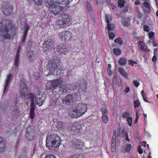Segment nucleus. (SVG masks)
Segmentation results:
<instances>
[{
    "label": "nucleus",
    "instance_id": "obj_1",
    "mask_svg": "<svg viewBox=\"0 0 158 158\" xmlns=\"http://www.w3.org/2000/svg\"><path fill=\"white\" fill-rule=\"evenodd\" d=\"M46 5L55 15L61 14L63 11L69 8V0H46Z\"/></svg>",
    "mask_w": 158,
    "mask_h": 158
},
{
    "label": "nucleus",
    "instance_id": "obj_2",
    "mask_svg": "<svg viewBox=\"0 0 158 158\" xmlns=\"http://www.w3.org/2000/svg\"><path fill=\"white\" fill-rule=\"evenodd\" d=\"M17 27L12 25L11 21L5 19L4 22L0 18V32L2 38L5 39H10L13 38L16 34Z\"/></svg>",
    "mask_w": 158,
    "mask_h": 158
},
{
    "label": "nucleus",
    "instance_id": "obj_3",
    "mask_svg": "<svg viewBox=\"0 0 158 158\" xmlns=\"http://www.w3.org/2000/svg\"><path fill=\"white\" fill-rule=\"evenodd\" d=\"M60 144L59 136L56 134L48 133L46 138V145L49 149H52L53 147L58 148Z\"/></svg>",
    "mask_w": 158,
    "mask_h": 158
},
{
    "label": "nucleus",
    "instance_id": "obj_4",
    "mask_svg": "<svg viewBox=\"0 0 158 158\" xmlns=\"http://www.w3.org/2000/svg\"><path fill=\"white\" fill-rule=\"evenodd\" d=\"M20 92L22 98L26 100L29 99L31 100H35V95L34 93H31L29 94L28 93V88L24 80L22 79L20 81Z\"/></svg>",
    "mask_w": 158,
    "mask_h": 158
},
{
    "label": "nucleus",
    "instance_id": "obj_5",
    "mask_svg": "<svg viewBox=\"0 0 158 158\" xmlns=\"http://www.w3.org/2000/svg\"><path fill=\"white\" fill-rule=\"evenodd\" d=\"M72 21L71 16L68 14L62 15V19H58L57 25L60 27H66L69 26Z\"/></svg>",
    "mask_w": 158,
    "mask_h": 158
},
{
    "label": "nucleus",
    "instance_id": "obj_6",
    "mask_svg": "<svg viewBox=\"0 0 158 158\" xmlns=\"http://www.w3.org/2000/svg\"><path fill=\"white\" fill-rule=\"evenodd\" d=\"M60 60L58 57L54 56L52 58V60L48 62V67L50 71L53 72L57 69V67L60 66Z\"/></svg>",
    "mask_w": 158,
    "mask_h": 158
},
{
    "label": "nucleus",
    "instance_id": "obj_7",
    "mask_svg": "<svg viewBox=\"0 0 158 158\" xmlns=\"http://www.w3.org/2000/svg\"><path fill=\"white\" fill-rule=\"evenodd\" d=\"M83 126L79 123H75L69 127V131L72 135L76 133H80L82 132Z\"/></svg>",
    "mask_w": 158,
    "mask_h": 158
},
{
    "label": "nucleus",
    "instance_id": "obj_8",
    "mask_svg": "<svg viewBox=\"0 0 158 158\" xmlns=\"http://www.w3.org/2000/svg\"><path fill=\"white\" fill-rule=\"evenodd\" d=\"M2 10L6 15H11L13 13V8L12 5L9 2H4L2 3Z\"/></svg>",
    "mask_w": 158,
    "mask_h": 158
},
{
    "label": "nucleus",
    "instance_id": "obj_9",
    "mask_svg": "<svg viewBox=\"0 0 158 158\" xmlns=\"http://www.w3.org/2000/svg\"><path fill=\"white\" fill-rule=\"evenodd\" d=\"M60 106V103L58 98L55 96H53L50 99L48 107L51 111H56L59 109Z\"/></svg>",
    "mask_w": 158,
    "mask_h": 158
},
{
    "label": "nucleus",
    "instance_id": "obj_10",
    "mask_svg": "<svg viewBox=\"0 0 158 158\" xmlns=\"http://www.w3.org/2000/svg\"><path fill=\"white\" fill-rule=\"evenodd\" d=\"M111 17L109 15H106V20L107 23V26L106 29L108 31L113 30V28L112 25L110 24V21H111ZM115 33L113 32H109V38L110 39L112 40L115 38Z\"/></svg>",
    "mask_w": 158,
    "mask_h": 158
},
{
    "label": "nucleus",
    "instance_id": "obj_11",
    "mask_svg": "<svg viewBox=\"0 0 158 158\" xmlns=\"http://www.w3.org/2000/svg\"><path fill=\"white\" fill-rule=\"evenodd\" d=\"M63 82L61 79H57L54 80L47 84L46 86V89L47 90H52L54 88L60 85Z\"/></svg>",
    "mask_w": 158,
    "mask_h": 158
},
{
    "label": "nucleus",
    "instance_id": "obj_12",
    "mask_svg": "<svg viewBox=\"0 0 158 158\" xmlns=\"http://www.w3.org/2000/svg\"><path fill=\"white\" fill-rule=\"evenodd\" d=\"M59 37L62 40L65 42L71 41L72 37V33L69 31H65L59 33Z\"/></svg>",
    "mask_w": 158,
    "mask_h": 158
},
{
    "label": "nucleus",
    "instance_id": "obj_13",
    "mask_svg": "<svg viewBox=\"0 0 158 158\" xmlns=\"http://www.w3.org/2000/svg\"><path fill=\"white\" fill-rule=\"evenodd\" d=\"M26 137L29 140H32L34 139L35 131L34 128L32 125L28 126L26 128Z\"/></svg>",
    "mask_w": 158,
    "mask_h": 158
},
{
    "label": "nucleus",
    "instance_id": "obj_14",
    "mask_svg": "<svg viewBox=\"0 0 158 158\" xmlns=\"http://www.w3.org/2000/svg\"><path fill=\"white\" fill-rule=\"evenodd\" d=\"M76 94H68L62 99L63 103L68 105H71L75 101Z\"/></svg>",
    "mask_w": 158,
    "mask_h": 158
},
{
    "label": "nucleus",
    "instance_id": "obj_15",
    "mask_svg": "<svg viewBox=\"0 0 158 158\" xmlns=\"http://www.w3.org/2000/svg\"><path fill=\"white\" fill-rule=\"evenodd\" d=\"M75 109L77 110L81 113L82 115L86 112L87 110V105L82 103L77 104L75 106Z\"/></svg>",
    "mask_w": 158,
    "mask_h": 158
},
{
    "label": "nucleus",
    "instance_id": "obj_16",
    "mask_svg": "<svg viewBox=\"0 0 158 158\" xmlns=\"http://www.w3.org/2000/svg\"><path fill=\"white\" fill-rule=\"evenodd\" d=\"M101 111L102 114V120L104 123H107L108 121V117L107 116L108 114L107 109L106 106L105 104H102Z\"/></svg>",
    "mask_w": 158,
    "mask_h": 158
},
{
    "label": "nucleus",
    "instance_id": "obj_17",
    "mask_svg": "<svg viewBox=\"0 0 158 158\" xmlns=\"http://www.w3.org/2000/svg\"><path fill=\"white\" fill-rule=\"evenodd\" d=\"M53 43L54 42L52 39H48L44 41L42 45L43 50L45 51L49 50L53 47Z\"/></svg>",
    "mask_w": 158,
    "mask_h": 158
},
{
    "label": "nucleus",
    "instance_id": "obj_18",
    "mask_svg": "<svg viewBox=\"0 0 158 158\" xmlns=\"http://www.w3.org/2000/svg\"><path fill=\"white\" fill-rule=\"evenodd\" d=\"M71 146L76 149H82L85 147L84 144L81 140L76 139L71 142Z\"/></svg>",
    "mask_w": 158,
    "mask_h": 158
},
{
    "label": "nucleus",
    "instance_id": "obj_19",
    "mask_svg": "<svg viewBox=\"0 0 158 158\" xmlns=\"http://www.w3.org/2000/svg\"><path fill=\"white\" fill-rule=\"evenodd\" d=\"M71 85L69 84H63L60 86L59 91L57 93L60 94L66 93L69 90H71Z\"/></svg>",
    "mask_w": 158,
    "mask_h": 158
},
{
    "label": "nucleus",
    "instance_id": "obj_20",
    "mask_svg": "<svg viewBox=\"0 0 158 158\" xmlns=\"http://www.w3.org/2000/svg\"><path fill=\"white\" fill-rule=\"evenodd\" d=\"M138 48L142 52H148L150 50L148 49L147 45L143 41H140L138 43Z\"/></svg>",
    "mask_w": 158,
    "mask_h": 158
},
{
    "label": "nucleus",
    "instance_id": "obj_21",
    "mask_svg": "<svg viewBox=\"0 0 158 158\" xmlns=\"http://www.w3.org/2000/svg\"><path fill=\"white\" fill-rule=\"evenodd\" d=\"M56 51L60 54H64L66 55L69 51L65 46L60 45L56 48Z\"/></svg>",
    "mask_w": 158,
    "mask_h": 158
},
{
    "label": "nucleus",
    "instance_id": "obj_22",
    "mask_svg": "<svg viewBox=\"0 0 158 158\" xmlns=\"http://www.w3.org/2000/svg\"><path fill=\"white\" fill-rule=\"evenodd\" d=\"M6 141L5 139L0 136V152H3L6 149Z\"/></svg>",
    "mask_w": 158,
    "mask_h": 158
},
{
    "label": "nucleus",
    "instance_id": "obj_23",
    "mask_svg": "<svg viewBox=\"0 0 158 158\" xmlns=\"http://www.w3.org/2000/svg\"><path fill=\"white\" fill-rule=\"evenodd\" d=\"M69 115L73 118H78L82 116V114L75 108L69 113Z\"/></svg>",
    "mask_w": 158,
    "mask_h": 158
},
{
    "label": "nucleus",
    "instance_id": "obj_24",
    "mask_svg": "<svg viewBox=\"0 0 158 158\" xmlns=\"http://www.w3.org/2000/svg\"><path fill=\"white\" fill-rule=\"evenodd\" d=\"M35 99L37 104L39 106H41L44 104V99L43 96L40 97V95H39L38 96H36Z\"/></svg>",
    "mask_w": 158,
    "mask_h": 158
},
{
    "label": "nucleus",
    "instance_id": "obj_25",
    "mask_svg": "<svg viewBox=\"0 0 158 158\" xmlns=\"http://www.w3.org/2000/svg\"><path fill=\"white\" fill-rule=\"evenodd\" d=\"M27 57L28 58V60L32 62L34 60L35 58V55L33 53L32 51H30L27 53Z\"/></svg>",
    "mask_w": 158,
    "mask_h": 158
},
{
    "label": "nucleus",
    "instance_id": "obj_26",
    "mask_svg": "<svg viewBox=\"0 0 158 158\" xmlns=\"http://www.w3.org/2000/svg\"><path fill=\"white\" fill-rule=\"evenodd\" d=\"M130 19L129 17L123 18L122 19V24L123 26H128L130 24Z\"/></svg>",
    "mask_w": 158,
    "mask_h": 158
},
{
    "label": "nucleus",
    "instance_id": "obj_27",
    "mask_svg": "<svg viewBox=\"0 0 158 158\" xmlns=\"http://www.w3.org/2000/svg\"><path fill=\"white\" fill-rule=\"evenodd\" d=\"M118 77L116 75H114L113 78L112 84V88L114 91L115 89L117 87V84Z\"/></svg>",
    "mask_w": 158,
    "mask_h": 158
},
{
    "label": "nucleus",
    "instance_id": "obj_28",
    "mask_svg": "<svg viewBox=\"0 0 158 158\" xmlns=\"http://www.w3.org/2000/svg\"><path fill=\"white\" fill-rule=\"evenodd\" d=\"M44 0H27V4L30 5L31 4L32 2H35V3L37 5H41Z\"/></svg>",
    "mask_w": 158,
    "mask_h": 158
},
{
    "label": "nucleus",
    "instance_id": "obj_29",
    "mask_svg": "<svg viewBox=\"0 0 158 158\" xmlns=\"http://www.w3.org/2000/svg\"><path fill=\"white\" fill-rule=\"evenodd\" d=\"M19 57H15V62L14 66V69L15 70V72H14V74H15L16 73V70L19 65Z\"/></svg>",
    "mask_w": 158,
    "mask_h": 158
},
{
    "label": "nucleus",
    "instance_id": "obj_30",
    "mask_svg": "<svg viewBox=\"0 0 158 158\" xmlns=\"http://www.w3.org/2000/svg\"><path fill=\"white\" fill-rule=\"evenodd\" d=\"M127 60L125 57H121L118 61V63L121 66L125 65L127 63Z\"/></svg>",
    "mask_w": 158,
    "mask_h": 158
},
{
    "label": "nucleus",
    "instance_id": "obj_31",
    "mask_svg": "<svg viewBox=\"0 0 158 158\" xmlns=\"http://www.w3.org/2000/svg\"><path fill=\"white\" fill-rule=\"evenodd\" d=\"M118 71L122 76L125 77L127 79H128L127 73L121 67H119L118 68Z\"/></svg>",
    "mask_w": 158,
    "mask_h": 158
},
{
    "label": "nucleus",
    "instance_id": "obj_32",
    "mask_svg": "<svg viewBox=\"0 0 158 158\" xmlns=\"http://www.w3.org/2000/svg\"><path fill=\"white\" fill-rule=\"evenodd\" d=\"M113 52L116 56L120 55L121 53V50L120 48H115L113 50Z\"/></svg>",
    "mask_w": 158,
    "mask_h": 158
},
{
    "label": "nucleus",
    "instance_id": "obj_33",
    "mask_svg": "<svg viewBox=\"0 0 158 158\" xmlns=\"http://www.w3.org/2000/svg\"><path fill=\"white\" fill-rule=\"evenodd\" d=\"M56 127L58 128H62L63 126L64 125V123L62 121L58 120L57 121L56 123Z\"/></svg>",
    "mask_w": 158,
    "mask_h": 158
},
{
    "label": "nucleus",
    "instance_id": "obj_34",
    "mask_svg": "<svg viewBox=\"0 0 158 158\" xmlns=\"http://www.w3.org/2000/svg\"><path fill=\"white\" fill-rule=\"evenodd\" d=\"M114 42L116 44H118L120 45H122L123 43V40L122 38L118 37L115 38L114 40Z\"/></svg>",
    "mask_w": 158,
    "mask_h": 158
},
{
    "label": "nucleus",
    "instance_id": "obj_35",
    "mask_svg": "<svg viewBox=\"0 0 158 158\" xmlns=\"http://www.w3.org/2000/svg\"><path fill=\"white\" fill-rule=\"evenodd\" d=\"M126 3L124 0H118V5L120 8L123 7Z\"/></svg>",
    "mask_w": 158,
    "mask_h": 158
},
{
    "label": "nucleus",
    "instance_id": "obj_36",
    "mask_svg": "<svg viewBox=\"0 0 158 158\" xmlns=\"http://www.w3.org/2000/svg\"><path fill=\"white\" fill-rule=\"evenodd\" d=\"M141 94L144 100L147 102H148V101L147 95L146 93L144 92V90H143L141 91Z\"/></svg>",
    "mask_w": 158,
    "mask_h": 158
},
{
    "label": "nucleus",
    "instance_id": "obj_37",
    "mask_svg": "<svg viewBox=\"0 0 158 158\" xmlns=\"http://www.w3.org/2000/svg\"><path fill=\"white\" fill-rule=\"evenodd\" d=\"M155 35V33L153 31L149 32L148 33V37L149 39L152 40H154L155 39L153 38L154 36Z\"/></svg>",
    "mask_w": 158,
    "mask_h": 158
},
{
    "label": "nucleus",
    "instance_id": "obj_38",
    "mask_svg": "<svg viewBox=\"0 0 158 158\" xmlns=\"http://www.w3.org/2000/svg\"><path fill=\"white\" fill-rule=\"evenodd\" d=\"M69 158H83V157L82 155L77 154L71 155Z\"/></svg>",
    "mask_w": 158,
    "mask_h": 158
},
{
    "label": "nucleus",
    "instance_id": "obj_39",
    "mask_svg": "<svg viewBox=\"0 0 158 158\" xmlns=\"http://www.w3.org/2000/svg\"><path fill=\"white\" fill-rule=\"evenodd\" d=\"M130 114L129 112H125L122 114V117L124 119H127L128 118H129Z\"/></svg>",
    "mask_w": 158,
    "mask_h": 158
},
{
    "label": "nucleus",
    "instance_id": "obj_40",
    "mask_svg": "<svg viewBox=\"0 0 158 158\" xmlns=\"http://www.w3.org/2000/svg\"><path fill=\"white\" fill-rule=\"evenodd\" d=\"M133 105H134V106L135 108H137L140 106V102L137 99L133 102Z\"/></svg>",
    "mask_w": 158,
    "mask_h": 158
},
{
    "label": "nucleus",
    "instance_id": "obj_41",
    "mask_svg": "<svg viewBox=\"0 0 158 158\" xmlns=\"http://www.w3.org/2000/svg\"><path fill=\"white\" fill-rule=\"evenodd\" d=\"M35 116V111H30L29 117L31 119H34Z\"/></svg>",
    "mask_w": 158,
    "mask_h": 158
},
{
    "label": "nucleus",
    "instance_id": "obj_42",
    "mask_svg": "<svg viewBox=\"0 0 158 158\" xmlns=\"http://www.w3.org/2000/svg\"><path fill=\"white\" fill-rule=\"evenodd\" d=\"M29 28V26L26 25L25 27V30L24 32V34L23 35V36H27L28 31Z\"/></svg>",
    "mask_w": 158,
    "mask_h": 158
},
{
    "label": "nucleus",
    "instance_id": "obj_43",
    "mask_svg": "<svg viewBox=\"0 0 158 158\" xmlns=\"http://www.w3.org/2000/svg\"><path fill=\"white\" fill-rule=\"evenodd\" d=\"M128 64L131 65V66L133 67L135 64H136L137 62L135 61H133L131 59H130L128 61Z\"/></svg>",
    "mask_w": 158,
    "mask_h": 158
},
{
    "label": "nucleus",
    "instance_id": "obj_44",
    "mask_svg": "<svg viewBox=\"0 0 158 158\" xmlns=\"http://www.w3.org/2000/svg\"><path fill=\"white\" fill-rule=\"evenodd\" d=\"M136 16L138 19H141L142 16V14L140 11L137 10L136 11Z\"/></svg>",
    "mask_w": 158,
    "mask_h": 158
},
{
    "label": "nucleus",
    "instance_id": "obj_45",
    "mask_svg": "<svg viewBox=\"0 0 158 158\" xmlns=\"http://www.w3.org/2000/svg\"><path fill=\"white\" fill-rule=\"evenodd\" d=\"M131 148V145L130 144H127L126 145L125 148V150L126 152H129Z\"/></svg>",
    "mask_w": 158,
    "mask_h": 158
},
{
    "label": "nucleus",
    "instance_id": "obj_46",
    "mask_svg": "<svg viewBox=\"0 0 158 158\" xmlns=\"http://www.w3.org/2000/svg\"><path fill=\"white\" fill-rule=\"evenodd\" d=\"M86 6L88 10H89V12H90L91 10V7L89 2L88 1H87Z\"/></svg>",
    "mask_w": 158,
    "mask_h": 158
},
{
    "label": "nucleus",
    "instance_id": "obj_47",
    "mask_svg": "<svg viewBox=\"0 0 158 158\" xmlns=\"http://www.w3.org/2000/svg\"><path fill=\"white\" fill-rule=\"evenodd\" d=\"M143 30L148 32L150 31V28L148 25H145L143 26Z\"/></svg>",
    "mask_w": 158,
    "mask_h": 158
},
{
    "label": "nucleus",
    "instance_id": "obj_48",
    "mask_svg": "<svg viewBox=\"0 0 158 158\" xmlns=\"http://www.w3.org/2000/svg\"><path fill=\"white\" fill-rule=\"evenodd\" d=\"M127 123L129 126H131L132 123V118L131 117H130L127 118Z\"/></svg>",
    "mask_w": 158,
    "mask_h": 158
},
{
    "label": "nucleus",
    "instance_id": "obj_49",
    "mask_svg": "<svg viewBox=\"0 0 158 158\" xmlns=\"http://www.w3.org/2000/svg\"><path fill=\"white\" fill-rule=\"evenodd\" d=\"M133 83L134 84V85L136 87H138L139 85V83L137 80H134L133 81Z\"/></svg>",
    "mask_w": 158,
    "mask_h": 158
},
{
    "label": "nucleus",
    "instance_id": "obj_50",
    "mask_svg": "<svg viewBox=\"0 0 158 158\" xmlns=\"http://www.w3.org/2000/svg\"><path fill=\"white\" fill-rule=\"evenodd\" d=\"M137 151L140 154H142L143 153V150L142 149L141 146H139L138 147Z\"/></svg>",
    "mask_w": 158,
    "mask_h": 158
},
{
    "label": "nucleus",
    "instance_id": "obj_51",
    "mask_svg": "<svg viewBox=\"0 0 158 158\" xmlns=\"http://www.w3.org/2000/svg\"><path fill=\"white\" fill-rule=\"evenodd\" d=\"M143 10L147 15H148L150 13L151 10L150 8H147V9L144 10Z\"/></svg>",
    "mask_w": 158,
    "mask_h": 158
},
{
    "label": "nucleus",
    "instance_id": "obj_52",
    "mask_svg": "<svg viewBox=\"0 0 158 158\" xmlns=\"http://www.w3.org/2000/svg\"><path fill=\"white\" fill-rule=\"evenodd\" d=\"M9 86L5 85V87L3 92L4 94H5L7 92V91L9 90Z\"/></svg>",
    "mask_w": 158,
    "mask_h": 158
},
{
    "label": "nucleus",
    "instance_id": "obj_53",
    "mask_svg": "<svg viewBox=\"0 0 158 158\" xmlns=\"http://www.w3.org/2000/svg\"><path fill=\"white\" fill-rule=\"evenodd\" d=\"M85 85H84V87L83 86V90L85 92L87 87L88 84L85 81H84Z\"/></svg>",
    "mask_w": 158,
    "mask_h": 158
},
{
    "label": "nucleus",
    "instance_id": "obj_54",
    "mask_svg": "<svg viewBox=\"0 0 158 158\" xmlns=\"http://www.w3.org/2000/svg\"><path fill=\"white\" fill-rule=\"evenodd\" d=\"M45 158H56L55 156L52 154L47 155Z\"/></svg>",
    "mask_w": 158,
    "mask_h": 158
},
{
    "label": "nucleus",
    "instance_id": "obj_55",
    "mask_svg": "<svg viewBox=\"0 0 158 158\" xmlns=\"http://www.w3.org/2000/svg\"><path fill=\"white\" fill-rule=\"evenodd\" d=\"M143 5L147 8H150V6L149 3L147 1H145L143 3Z\"/></svg>",
    "mask_w": 158,
    "mask_h": 158
},
{
    "label": "nucleus",
    "instance_id": "obj_56",
    "mask_svg": "<svg viewBox=\"0 0 158 158\" xmlns=\"http://www.w3.org/2000/svg\"><path fill=\"white\" fill-rule=\"evenodd\" d=\"M116 132L114 131L113 132V135L112 136V140L113 141H116Z\"/></svg>",
    "mask_w": 158,
    "mask_h": 158
},
{
    "label": "nucleus",
    "instance_id": "obj_57",
    "mask_svg": "<svg viewBox=\"0 0 158 158\" xmlns=\"http://www.w3.org/2000/svg\"><path fill=\"white\" fill-rule=\"evenodd\" d=\"M116 132L114 131L113 132V135L112 136V140L113 141H116Z\"/></svg>",
    "mask_w": 158,
    "mask_h": 158
},
{
    "label": "nucleus",
    "instance_id": "obj_58",
    "mask_svg": "<svg viewBox=\"0 0 158 158\" xmlns=\"http://www.w3.org/2000/svg\"><path fill=\"white\" fill-rule=\"evenodd\" d=\"M157 59V58L156 56L153 55L152 59V62L154 63H156V62Z\"/></svg>",
    "mask_w": 158,
    "mask_h": 158
},
{
    "label": "nucleus",
    "instance_id": "obj_59",
    "mask_svg": "<svg viewBox=\"0 0 158 158\" xmlns=\"http://www.w3.org/2000/svg\"><path fill=\"white\" fill-rule=\"evenodd\" d=\"M130 90V89L129 87L128 86H127L126 87L125 89L123 92H124V93H126V94H127V93Z\"/></svg>",
    "mask_w": 158,
    "mask_h": 158
},
{
    "label": "nucleus",
    "instance_id": "obj_60",
    "mask_svg": "<svg viewBox=\"0 0 158 158\" xmlns=\"http://www.w3.org/2000/svg\"><path fill=\"white\" fill-rule=\"evenodd\" d=\"M152 44L154 47H157L158 46V43H156L155 41V40H152Z\"/></svg>",
    "mask_w": 158,
    "mask_h": 158
},
{
    "label": "nucleus",
    "instance_id": "obj_61",
    "mask_svg": "<svg viewBox=\"0 0 158 158\" xmlns=\"http://www.w3.org/2000/svg\"><path fill=\"white\" fill-rule=\"evenodd\" d=\"M125 139L129 142H130V140L128 138V135L127 132H126L125 133Z\"/></svg>",
    "mask_w": 158,
    "mask_h": 158
},
{
    "label": "nucleus",
    "instance_id": "obj_62",
    "mask_svg": "<svg viewBox=\"0 0 158 158\" xmlns=\"http://www.w3.org/2000/svg\"><path fill=\"white\" fill-rule=\"evenodd\" d=\"M12 77V75L11 74V73H9L8 76H7V80L11 81V78Z\"/></svg>",
    "mask_w": 158,
    "mask_h": 158
},
{
    "label": "nucleus",
    "instance_id": "obj_63",
    "mask_svg": "<svg viewBox=\"0 0 158 158\" xmlns=\"http://www.w3.org/2000/svg\"><path fill=\"white\" fill-rule=\"evenodd\" d=\"M30 111H35V106H30Z\"/></svg>",
    "mask_w": 158,
    "mask_h": 158
},
{
    "label": "nucleus",
    "instance_id": "obj_64",
    "mask_svg": "<svg viewBox=\"0 0 158 158\" xmlns=\"http://www.w3.org/2000/svg\"><path fill=\"white\" fill-rule=\"evenodd\" d=\"M141 37L140 36H135L133 38L135 41H137L140 39Z\"/></svg>",
    "mask_w": 158,
    "mask_h": 158
}]
</instances>
